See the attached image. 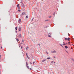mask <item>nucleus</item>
Here are the masks:
<instances>
[{
  "label": "nucleus",
  "instance_id": "obj_1",
  "mask_svg": "<svg viewBox=\"0 0 74 74\" xmlns=\"http://www.w3.org/2000/svg\"><path fill=\"white\" fill-rule=\"evenodd\" d=\"M19 34V36L20 37H22V35L21 34V33H20Z\"/></svg>",
  "mask_w": 74,
  "mask_h": 74
},
{
  "label": "nucleus",
  "instance_id": "obj_2",
  "mask_svg": "<svg viewBox=\"0 0 74 74\" xmlns=\"http://www.w3.org/2000/svg\"><path fill=\"white\" fill-rule=\"evenodd\" d=\"M52 53H56V51H55V50H54L53 51H51Z\"/></svg>",
  "mask_w": 74,
  "mask_h": 74
},
{
  "label": "nucleus",
  "instance_id": "obj_3",
  "mask_svg": "<svg viewBox=\"0 0 74 74\" xmlns=\"http://www.w3.org/2000/svg\"><path fill=\"white\" fill-rule=\"evenodd\" d=\"M21 19L20 18L18 20V22L19 23H21Z\"/></svg>",
  "mask_w": 74,
  "mask_h": 74
},
{
  "label": "nucleus",
  "instance_id": "obj_4",
  "mask_svg": "<svg viewBox=\"0 0 74 74\" xmlns=\"http://www.w3.org/2000/svg\"><path fill=\"white\" fill-rule=\"evenodd\" d=\"M46 60H46V59H44V60H42V62H45V61Z\"/></svg>",
  "mask_w": 74,
  "mask_h": 74
},
{
  "label": "nucleus",
  "instance_id": "obj_5",
  "mask_svg": "<svg viewBox=\"0 0 74 74\" xmlns=\"http://www.w3.org/2000/svg\"><path fill=\"white\" fill-rule=\"evenodd\" d=\"M21 5L23 7H25V5H24V4H23V3H22L21 4Z\"/></svg>",
  "mask_w": 74,
  "mask_h": 74
},
{
  "label": "nucleus",
  "instance_id": "obj_6",
  "mask_svg": "<svg viewBox=\"0 0 74 74\" xmlns=\"http://www.w3.org/2000/svg\"><path fill=\"white\" fill-rule=\"evenodd\" d=\"M65 49H67L68 48V47L67 46H65Z\"/></svg>",
  "mask_w": 74,
  "mask_h": 74
},
{
  "label": "nucleus",
  "instance_id": "obj_7",
  "mask_svg": "<svg viewBox=\"0 0 74 74\" xmlns=\"http://www.w3.org/2000/svg\"><path fill=\"white\" fill-rule=\"evenodd\" d=\"M18 30H19V31H21V27H20L18 29Z\"/></svg>",
  "mask_w": 74,
  "mask_h": 74
},
{
  "label": "nucleus",
  "instance_id": "obj_8",
  "mask_svg": "<svg viewBox=\"0 0 74 74\" xmlns=\"http://www.w3.org/2000/svg\"><path fill=\"white\" fill-rule=\"evenodd\" d=\"M48 37H51V35H49V34H48Z\"/></svg>",
  "mask_w": 74,
  "mask_h": 74
},
{
  "label": "nucleus",
  "instance_id": "obj_9",
  "mask_svg": "<svg viewBox=\"0 0 74 74\" xmlns=\"http://www.w3.org/2000/svg\"><path fill=\"white\" fill-rule=\"evenodd\" d=\"M49 27V26H46V27H44V28H47V27Z\"/></svg>",
  "mask_w": 74,
  "mask_h": 74
},
{
  "label": "nucleus",
  "instance_id": "obj_10",
  "mask_svg": "<svg viewBox=\"0 0 74 74\" xmlns=\"http://www.w3.org/2000/svg\"><path fill=\"white\" fill-rule=\"evenodd\" d=\"M28 48H29V47H28V46H27L26 48V50H27V49H28Z\"/></svg>",
  "mask_w": 74,
  "mask_h": 74
},
{
  "label": "nucleus",
  "instance_id": "obj_11",
  "mask_svg": "<svg viewBox=\"0 0 74 74\" xmlns=\"http://www.w3.org/2000/svg\"><path fill=\"white\" fill-rule=\"evenodd\" d=\"M27 68L28 69H30V68H29V66H27Z\"/></svg>",
  "mask_w": 74,
  "mask_h": 74
},
{
  "label": "nucleus",
  "instance_id": "obj_12",
  "mask_svg": "<svg viewBox=\"0 0 74 74\" xmlns=\"http://www.w3.org/2000/svg\"><path fill=\"white\" fill-rule=\"evenodd\" d=\"M16 40L17 42H18V41H19V40H18V38H16Z\"/></svg>",
  "mask_w": 74,
  "mask_h": 74
},
{
  "label": "nucleus",
  "instance_id": "obj_13",
  "mask_svg": "<svg viewBox=\"0 0 74 74\" xmlns=\"http://www.w3.org/2000/svg\"><path fill=\"white\" fill-rule=\"evenodd\" d=\"M25 12H23L22 13V14L23 15H25Z\"/></svg>",
  "mask_w": 74,
  "mask_h": 74
},
{
  "label": "nucleus",
  "instance_id": "obj_14",
  "mask_svg": "<svg viewBox=\"0 0 74 74\" xmlns=\"http://www.w3.org/2000/svg\"><path fill=\"white\" fill-rule=\"evenodd\" d=\"M60 46H61V47H63V45H62V44H60Z\"/></svg>",
  "mask_w": 74,
  "mask_h": 74
},
{
  "label": "nucleus",
  "instance_id": "obj_15",
  "mask_svg": "<svg viewBox=\"0 0 74 74\" xmlns=\"http://www.w3.org/2000/svg\"><path fill=\"white\" fill-rule=\"evenodd\" d=\"M19 4H17V7H19Z\"/></svg>",
  "mask_w": 74,
  "mask_h": 74
},
{
  "label": "nucleus",
  "instance_id": "obj_16",
  "mask_svg": "<svg viewBox=\"0 0 74 74\" xmlns=\"http://www.w3.org/2000/svg\"><path fill=\"white\" fill-rule=\"evenodd\" d=\"M67 40L68 41H69L70 38H67Z\"/></svg>",
  "mask_w": 74,
  "mask_h": 74
},
{
  "label": "nucleus",
  "instance_id": "obj_17",
  "mask_svg": "<svg viewBox=\"0 0 74 74\" xmlns=\"http://www.w3.org/2000/svg\"><path fill=\"white\" fill-rule=\"evenodd\" d=\"M26 66H27L28 65V64H27V62L26 61Z\"/></svg>",
  "mask_w": 74,
  "mask_h": 74
},
{
  "label": "nucleus",
  "instance_id": "obj_18",
  "mask_svg": "<svg viewBox=\"0 0 74 74\" xmlns=\"http://www.w3.org/2000/svg\"><path fill=\"white\" fill-rule=\"evenodd\" d=\"M67 40V38H65V40L66 41V40Z\"/></svg>",
  "mask_w": 74,
  "mask_h": 74
},
{
  "label": "nucleus",
  "instance_id": "obj_19",
  "mask_svg": "<svg viewBox=\"0 0 74 74\" xmlns=\"http://www.w3.org/2000/svg\"><path fill=\"white\" fill-rule=\"evenodd\" d=\"M49 21V20H45V22H47V21Z\"/></svg>",
  "mask_w": 74,
  "mask_h": 74
},
{
  "label": "nucleus",
  "instance_id": "obj_20",
  "mask_svg": "<svg viewBox=\"0 0 74 74\" xmlns=\"http://www.w3.org/2000/svg\"><path fill=\"white\" fill-rule=\"evenodd\" d=\"M47 59H50L51 58L50 57H48V58H47Z\"/></svg>",
  "mask_w": 74,
  "mask_h": 74
},
{
  "label": "nucleus",
  "instance_id": "obj_21",
  "mask_svg": "<svg viewBox=\"0 0 74 74\" xmlns=\"http://www.w3.org/2000/svg\"><path fill=\"white\" fill-rule=\"evenodd\" d=\"M55 15V12H54L53 14V15Z\"/></svg>",
  "mask_w": 74,
  "mask_h": 74
},
{
  "label": "nucleus",
  "instance_id": "obj_22",
  "mask_svg": "<svg viewBox=\"0 0 74 74\" xmlns=\"http://www.w3.org/2000/svg\"><path fill=\"white\" fill-rule=\"evenodd\" d=\"M26 18H28V16L27 15L26 16Z\"/></svg>",
  "mask_w": 74,
  "mask_h": 74
},
{
  "label": "nucleus",
  "instance_id": "obj_23",
  "mask_svg": "<svg viewBox=\"0 0 74 74\" xmlns=\"http://www.w3.org/2000/svg\"><path fill=\"white\" fill-rule=\"evenodd\" d=\"M28 54H27V53H26V56H27V57H28Z\"/></svg>",
  "mask_w": 74,
  "mask_h": 74
},
{
  "label": "nucleus",
  "instance_id": "obj_24",
  "mask_svg": "<svg viewBox=\"0 0 74 74\" xmlns=\"http://www.w3.org/2000/svg\"><path fill=\"white\" fill-rule=\"evenodd\" d=\"M15 28L16 30H17V27H16Z\"/></svg>",
  "mask_w": 74,
  "mask_h": 74
},
{
  "label": "nucleus",
  "instance_id": "obj_25",
  "mask_svg": "<svg viewBox=\"0 0 74 74\" xmlns=\"http://www.w3.org/2000/svg\"><path fill=\"white\" fill-rule=\"evenodd\" d=\"M35 63V62L34 61L33 62V64H34Z\"/></svg>",
  "mask_w": 74,
  "mask_h": 74
},
{
  "label": "nucleus",
  "instance_id": "obj_26",
  "mask_svg": "<svg viewBox=\"0 0 74 74\" xmlns=\"http://www.w3.org/2000/svg\"><path fill=\"white\" fill-rule=\"evenodd\" d=\"M63 45H66V43H63Z\"/></svg>",
  "mask_w": 74,
  "mask_h": 74
},
{
  "label": "nucleus",
  "instance_id": "obj_27",
  "mask_svg": "<svg viewBox=\"0 0 74 74\" xmlns=\"http://www.w3.org/2000/svg\"><path fill=\"white\" fill-rule=\"evenodd\" d=\"M34 19V18H33L32 19V21H33V20Z\"/></svg>",
  "mask_w": 74,
  "mask_h": 74
},
{
  "label": "nucleus",
  "instance_id": "obj_28",
  "mask_svg": "<svg viewBox=\"0 0 74 74\" xmlns=\"http://www.w3.org/2000/svg\"><path fill=\"white\" fill-rule=\"evenodd\" d=\"M67 73H69V74L70 73V71H68V72H67Z\"/></svg>",
  "mask_w": 74,
  "mask_h": 74
},
{
  "label": "nucleus",
  "instance_id": "obj_29",
  "mask_svg": "<svg viewBox=\"0 0 74 74\" xmlns=\"http://www.w3.org/2000/svg\"><path fill=\"white\" fill-rule=\"evenodd\" d=\"M18 12H21V10H18Z\"/></svg>",
  "mask_w": 74,
  "mask_h": 74
},
{
  "label": "nucleus",
  "instance_id": "obj_30",
  "mask_svg": "<svg viewBox=\"0 0 74 74\" xmlns=\"http://www.w3.org/2000/svg\"><path fill=\"white\" fill-rule=\"evenodd\" d=\"M68 43L69 44H70V42H68Z\"/></svg>",
  "mask_w": 74,
  "mask_h": 74
},
{
  "label": "nucleus",
  "instance_id": "obj_31",
  "mask_svg": "<svg viewBox=\"0 0 74 74\" xmlns=\"http://www.w3.org/2000/svg\"><path fill=\"white\" fill-rule=\"evenodd\" d=\"M51 17V16H49V18H50Z\"/></svg>",
  "mask_w": 74,
  "mask_h": 74
},
{
  "label": "nucleus",
  "instance_id": "obj_32",
  "mask_svg": "<svg viewBox=\"0 0 74 74\" xmlns=\"http://www.w3.org/2000/svg\"><path fill=\"white\" fill-rule=\"evenodd\" d=\"M22 42H24V40H22Z\"/></svg>",
  "mask_w": 74,
  "mask_h": 74
},
{
  "label": "nucleus",
  "instance_id": "obj_33",
  "mask_svg": "<svg viewBox=\"0 0 74 74\" xmlns=\"http://www.w3.org/2000/svg\"><path fill=\"white\" fill-rule=\"evenodd\" d=\"M72 60H73V62H74V59H72Z\"/></svg>",
  "mask_w": 74,
  "mask_h": 74
},
{
  "label": "nucleus",
  "instance_id": "obj_34",
  "mask_svg": "<svg viewBox=\"0 0 74 74\" xmlns=\"http://www.w3.org/2000/svg\"><path fill=\"white\" fill-rule=\"evenodd\" d=\"M21 49H22V48H23V47H22V46L21 47Z\"/></svg>",
  "mask_w": 74,
  "mask_h": 74
},
{
  "label": "nucleus",
  "instance_id": "obj_35",
  "mask_svg": "<svg viewBox=\"0 0 74 74\" xmlns=\"http://www.w3.org/2000/svg\"><path fill=\"white\" fill-rule=\"evenodd\" d=\"M1 55L0 54V58H1Z\"/></svg>",
  "mask_w": 74,
  "mask_h": 74
},
{
  "label": "nucleus",
  "instance_id": "obj_36",
  "mask_svg": "<svg viewBox=\"0 0 74 74\" xmlns=\"http://www.w3.org/2000/svg\"><path fill=\"white\" fill-rule=\"evenodd\" d=\"M30 70H32V68H30Z\"/></svg>",
  "mask_w": 74,
  "mask_h": 74
},
{
  "label": "nucleus",
  "instance_id": "obj_37",
  "mask_svg": "<svg viewBox=\"0 0 74 74\" xmlns=\"http://www.w3.org/2000/svg\"><path fill=\"white\" fill-rule=\"evenodd\" d=\"M19 47H20V46H21V45L20 44H19Z\"/></svg>",
  "mask_w": 74,
  "mask_h": 74
},
{
  "label": "nucleus",
  "instance_id": "obj_38",
  "mask_svg": "<svg viewBox=\"0 0 74 74\" xmlns=\"http://www.w3.org/2000/svg\"><path fill=\"white\" fill-rule=\"evenodd\" d=\"M18 9H20V7H18Z\"/></svg>",
  "mask_w": 74,
  "mask_h": 74
},
{
  "label": "nucleus",
  "instance_id": "obj_39",
  "mask_svg": "<svg viewBox=\"0 0 74 74\" xmlns=\"http://www.w3.org/2000/svg\"><path fill=\"white\" fill-rule=\"evenodd\" d=\"M49 34H50V35H51V33H49Z\"/></svg>",
  "mask_w": 74,
  "mask_h": 74
},
{
  "label": "nucleus",
  "instance_id": "obj_40",
  "mask_svg": "<svg viewBox=\"0 0 74 74\" xmlns=\"http://www.w3.org/2000/svg\"><path fill=\"white\" fill-rule=\"evenodd\" d=\"M16 33H17V31H16Z\"/></svg>",
  "mask_w": 74,
  "mask_h": 74
},
{
  "label": "nucleus",
  "instance_id": "obj_41",
  "mask_svg": "<svg viewBox=\"0 0 74 74\" xmlns=\"http://www.w3.org/2000/svg\"><path fill=\"white\" fill-rule=\"evenodd\" d=\"M30 64H32V63L30 62Z\"/></svg>",
  "mask_w": 74,
  "mask_h": 74
},
{
  "label": "nucleus",
  "instance_id": "obj_42",
  "mask_svg": "<svg viewBox=\"0 0 74 74\" xmlns=\"http://www.w3.org/2000/svg\"><path fill=\"white\" fill-rule=\"evenodd\" d=\"M53 61H52V62H51V63H53Z\"/></svg>",
  "mask_w": 74,
  "mask_h": 74
},
{
  "label": "nucleus",
  "instance_id": "obj_43",
  "mask_svg": "<svg viewBox=\"0 0 74 74\" xmlns=\"http://www.w3.org/2000/svg\"><path fill=\"white\" fill-rule=\"evenodd\" d=\"M63 44H64V42H63Z\"/></svg>",
  "mask_w": 74,
  "mask_h": 74
},
{
  "label": "nucleus",
  "instance_id": "obj_44",
  "mask_svg": "<svg viewBox=\"0 0 74 74\" xmlns=\"http://www.w3.org/2000/svg\"><path fill=\"white\" fill-rule=\"evenodd\" d=\"M1 49H2V47H1Z\"/></svg>",
  "mask_w": 74,
  "mask_h": 74
},
{
  "label": "nucleus",
  "instance_id": "obj_45",
  "mask_svg": "<svg viewBox=\"0 0 74 74\" xmlns=\"http://www.w3.org/2000/svg\"><path fill=\"white\" fill-rule=\"evenodd\" d=\"M55 57L54 56V59H55Z\"/></svg>",
  "mask_w": 74,
  "mask_h": 74
},
{
  "label": "nucleus",
  "instance_id": "obj_46",
  "mask_svg": "<svg viewBox=\"0 0 74 74\" xmlns=\"http://www.w3.org/2000/svg\"><path fill=\"white\" fill-rule=\"evenodd\" d=\"M28 59H29V57H28Z\"/></svg>",
  "mask_w": 74,
  "mask_h": 74
},
{
  "label": "nucleus",
  "instance_id": "obj_47",
  "mask_svg": "<svg viewBox=\"0 0 74 74\" xmlns=\"http://www.w3.org/2000/svg\"><path fill=\"white\" fill-rule=\"evenodd\" d=\"M68 34L69 35V33H68Z\"/></svg>",
  "mask_w": 74,
  "mask_h": 74
},
{
  "label": "nucleus",
  "instance_id": "obj_48",
  "mask_svg": "<svg viewBox=\"0 0 74 74\" xmlns=\"http://www.w3.org/2000/svg\"><path fill=\"white\" fill-rule=\"evenodd\" d=\"M22 1H22L21 3H22Z\"/></svg>",
  "mask_w": 74,
  "mask_h": 74
},
{
  "label": "nucleus",
  "instance_id": "obj_49",
  "mask_svg": "<svg viewBox=\"0 0 74 74\" xmlns=\"http://www.w3.org/2000/svg\"><path fill=\"white\" fill-rule=\"evenodd\" d=\"M55 63V62H53V63Z\"/></svg>",
  "mask_w": 74,
  "mask_h": 74
},
{
  "label": "nucleus",
  "instance_id": "obj_50",
  "mask_svg": "<svg viewBox=\"0 0 74 74\" xmlns=\"http://www.w3.org/2000/svg\"><path fill=\"white\" fill-rule=\"evenodd\" d=\"M47 53V54H48V53Z\"/></svg>",
  "mask_w": 74,
  "mask_h": 74
}]
</instances>
